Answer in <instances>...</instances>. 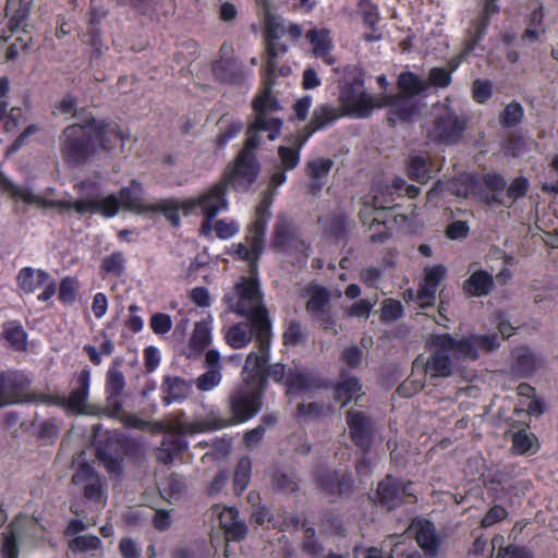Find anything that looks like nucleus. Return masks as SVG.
Returning a JSON list of instances; mask_svg holds the SVG:
<instances>
[{"instance_id": "nucleus-1", "label": "nucleus", "mask_w": 558, "mask_h": 558, "mask_svg": "<svg viewBox=\"0 0 558 558\" xmlns=\"http://www.w3.org/2000/svg\"><path fill=\"white\" fill-rule=\"evenodd\" d=\"M269 356L270 351H252L246 356L241 373L242 381L228 398L230 417L222 418L209 414L205 418L187 423L181 413L168 418L166 432L174 435H193L227 428L253 418L263 407V395L266 390L264 364L268 362Z\"/></svg>"}, {"instance_id": "nucleus-2", "label": "nucleus", "mask_w": 558, "mask_h": 558, "mask_svg": "<svg viewBox=\"0 0 558 558\" xmlns=\"http://www.w3.org/2000/svg\"><path fill=\"white\" fill-rule=\"evenodd\" d=\"M0 186L14 201L23 202L26 205L38 208H60L63 210L74 209L78 214H100L106 218L114 217L120 208L136 213H148L149 205L143 203V189L140 183L132 181L126 187L120 191L119 197L110 194L101 199H77L69 201H49L35 194L27 185H17L13 183L4 173L0 171Z\"/></svg>"}, {"instance_id": "nucleus-3", "label": "nucleus", "mask_w": 558, "mask_h": 558, "mask_svg": "<svg viewBox=\"0 0 558 558\" xmlns=\"http://www.w3.org/2000/svg\"><path fill=\"white\" fill-rule=\"evenodd\" d=\"M253 108L255 119L248 125L245 146L238 155L234 165L226 170L221 179L226 186L231 185L239 191L248 189L257 179L259 165L253 149L260 143L258 134L266 132L268 140L275 141L282 128L281 118L276 116L281 107L269 90H265L254 99Z\"/></svg>"}, {"instance_id": "nucleus-4", "label": "nucleus", "mask_w": 558, "mask_h": 558, "mask_svg": "<svg viewBox=\"0 0 558 558\" xmlns=\"http://www.w3.org/2000/svg\"><path fill=\"white\" fill-rule=\"evenodd\" d=\"M228 311L247 318L256 330L257 351H270L271 328L258 279V267L241 276L223 296Z\"/></svg>"}, {"instance_id": "nucleus-5", "label": "nucleus", "mask_w": 558, "mask_h": 558, "mask_svg": "<svg viewBox=\"0 0 558 558\" xmlns=\"http://www.w3.org/2000/svg\"><path fill=\"white\" fill-rule=\"evenodd\" d=\"M263 8L265 27H266V47L267 61L265 72L270 76L276 68L275 59L286 53L288 45L283 40L289 36L292 40H296L302 36V29L298 24L287 23L281 16L271 12L269 0H255Z\"/></svg>"}, {"instance_id": "nucleus-6", "label": "nucleus", "mask_w": 558, "mask_h": 558, "mask_svg": "<svg viewBox=\"0 0 558 558\" xmlns=\"http://www.w3.org/2000/svg\"><path fill=\"white\" fill-rule=\"evenodd\" d=\"M432 123L426 128V137L437 145L459 142L465 130V120L451 108L449 100L437 104L432 110Z\"/></svg>"}, {"instance_id": "nucleus-7", "label": "nucleus", "mask_w": 558, "mask_h": 558, "mask_svg": "<svg viewBox=\"0 0 558 558\" xmlns=\"http://www.w3.org/2000/svg\"><path fill=\"white\" fill-rule=\"evenodd\" d=\"M60 150L70 163H82L97 151L93 142V126L72 124L65 128L60 136Z\"/></svg>"}, {"instance_id": "nucleus-8", "label": "nucleus", "mask_w": 558, "mask_h": 558, "mask_svg": "<svg viewBox=\"0 0 558 558\" xmlns=\"http://www.w3.org/2000/svg\"><path fill=\"white\" fill-rule=\"evenodd\" d=\"M372 192V205L365 204L364 208L360 211V217L364 225L371 222V229H374V232L371 234L372 241L384 242L391 233L380 219L386 209L392 208L395 194L390 185L379 183L373 187Z\"/></svg>"}, {"instance_id": "nucleus-9", "label": "nucleus", "mask_w": 558, "mask_h": 558, "mask_svg": "<svg viewBox=\"0 0 558 558\" xmlns=\"http://www.w3.org/2000/svg\"><path fill=\"white\" fill-rule=\"evenodd\" d=\"M270 207L271 201L269 198L259 203L256 207L255 220L248 227L246 244L239 243L236 245L235 253L238 256L243 260L250 262V272L253 265L257 266V259L264 251V236L267 223L271 218Z\"/></svg>"}, {"instance_id": "nucleus-10", "label": "nucleus", "mask_w": 558, "mask_h": 558, "mask_svg": "<svg viewBox=\"0 0 558 558\" xmlns=\"http://www.w3.org/2000/svg\"><path fill=\"white\" fill-rule=\"evenodd\" d=\"M339 99L344 114L360 119L369 117L374 109L383 108L385 104L380 96L366 93L361 78L345 84Z\"/></svg>"}, {"instance_id": "nucleus-11", "label": "nucleus", "mask_w": 558, "mask_h": 558, "mask_svg": "<svg viewBox=\"0 0 558 558\" xmlns=\"http://www.w3.org/2000/svg\"><path fill=\"white\" fill-rule=\"evenodd\" d=\"M226 190L227 186L225 183L219 181L197 197L186 198L185 206L192 209V214L199 210L205 217V220L202 223V232L204 234H209L211 232L213 219L221 210H227L229 207Z\"/></svg>"}, {"instance_id": "nucleus-12", "label": "nucleus", "mask_w": 558, "mask_h": 558, "mask_svg": "<svg viewBox=\"0 0 558 558\" xmlns=\"http://www.w3.org/2000/svg\"><path fill=\"white\" fill-rule=\"evenodd\" d=\"M45 529L31 517H17L3 533L2 555L3 558H19V543L29 539L37 542L44 538Z\"/></svg>"}, {"instance_id": "nucleus-13", "label": "nucleus", "mask_w": 558, "mask_h": 558, "mask_svg": "<svg viewBox=\"0 0 558 558\" xmlns=\"http://www.w3.org/2000/svg\"><path fill=\"white\" fill-rule=\"evenodd\" d=\"M76 383L78 387L73 389L68 399L62 397L49 396L43 392H34L29 400L37 403L65 405L73 413L88 414L90 413L87 405L90 384V371L88 368L83 369L78 374Z\"/></svg>"}, {"instance_id": "nucleus-14", "label": "nucleus", "mask_w": 558, "mask_h": 558, "mask_svg": "<svg viewBox=\"0 0 558 558\" xmlns=\"http://www.w3.org/2000/svg\"><path fill=\"white\" fill-rule=\"evenodd\" d=\"M499 7L496 0H484L483 8L476 19H474L466 32L464 48L458 56V63L463 62L466 56L475 49L477 43L486 34L490 16L497 14Z\"/></svg>"}, {"instance_id": "nucleus-15", "label": "nucleus", "mask_w": 558, "mask_h": 558, "mask_svg": "<svg viewBox=\"0 0 558 558\" xmlns=\"http://www.w3.org/2000/svg\"><path fill=\"white\" fill-rule=\"evenodd\" d=\"M330 294L325 288H316L312 291L306 303V311L326 330H335V320L329 306Z\"/></svg>"}, {"instance_id": "nucleus-16", "label": "nucleus", "mask_w": 558, "mask_h": 558, "mask_svg": "<svg viewBox=\"0 0 558 558\" xmlns=\"http://www.w3.org/2000/svg\"><path fill=\"white\" fill-rule=\"evenodd\" d=\"M432 345L449 350L450 355L457 359L476 360L478 357V351L472 335L460 340H456L449 335H437L433 337Z\"/></svg>"}, {"instance_id": "nucleus-17", "label": "nucleus", "mask_w": 558, "mask_h": 558, "mask_svg": "<svg viewBox=\"0 0 558 558\" xmlns=\"http://www.w3.org/2000/svg\"><path fill=\"white\" fill-rule=\"evenodd\" d=\"M204 365L207 371L196 378L195 386L199 391L207 392L218 387L222 380L220 353L215 349L208 350L205 354Z\"/></svg>"}, {"instance_id": "nucleus-18", "label": "nucleus", "mask_w": 558, "mask_h": 558, "mask_svg": "<svg viewBox=\"0 0 558 558\" xmlns=\"http://www.w3.org/2000/svg\"><path fill=\"white\" fill-rule=\"evenodd\" d=\"M447 269L442 265H435L425 269L423 282L417 290L418 306L424 308L434 304L436 293L441 280L445 279Z\"/></svg>"}, {"instance_id": "nucleus-19", "label": "nucleus", "mask_w": 558, "mask_h": 558, "mask_svg": "<svg viewBox=\"0 0 558 558\" xmlns=\"http://www.w3.org/2000/svg\"><path fill=\"white\" fill-rule=\"evenodd\" d=\"M72 482L83 487L84 495L87 499L98 502L101 506L105 505L100 477L90 465H81L74 473Z\"/></svg>"}, {"instance_id": "nucleus-20", "label": "nucleus", "mask_w": 558, "mask_h": 558, "mask_svg": "<svg viewBox=\"0 0 558 558\" xmlns=\"http://www.w3.org/2000/svg\"><path fill=\"white\" fill-rule=\"evenodd\" d=\"M384 99V107L389 108L388 120L391 124L410 120L416 111V104L413 97L396 94L392 96H380Z\"/></svg>"}, {"instance_id": "nucleus-21", "label": "nucleus", "mask_w": 558, "mask_h": 558, "mask_svg": "<svg viewBox=\"0 0 558 558\" xmlns=\"http://www.w3.org/2000/svg\"><path fill=\"white\" fill-rule=\"evenodd\" d=\"M541 364V357L529 348H518L512 352L510 375L517 378L530 377L536 372Z\"/></svg>"}, {"instance_id": "nucleus-22", "label": "nucleus", "mask_w": 558, "mask_h": 558, "mask_svg": "<svg viewBox=\"0 0 558 558\" xmlns=\"http://www.w3.org/2000/svg\"><path fill=\"white\" fill-rule=\"evenodd\" d=\"M409 532L415 536L417 545L428 555H436L439 538L432 522L423 519L414 520Z\"/></svg>"}, {"instance_id": "nucleus-23", "label": "nucleus", "mask_w": 558, "mask_h": 558, "mask_svg": "<svg viewBox=\"0 0 558 558\" xmlns=\"http://www.w3.org/2000/svg\"><path fill=\"white\" fill-rule=\"evenodd\" d=\"M347 424L349 426L350 436L357 446L365 447L368 445L373 428L369 417L363 411L349 410Z\"/></svg>"}, {"instance_id": "nucleus-24", "label": "nucleus", "mask_w": 558, "mask_h": 558, "mask_svg": "<svg viewBox=\"0 0 558 558\" xmlns=\"http://www.w3.org/2000/svg\"><path fill=\"white\" fill-rule=\"evenodd\" d=\"M93 126V142L97 145V149H112L118 143L124 144L125 135L116 123L96 124Z\"/></svg>"}, {"instance_id": "nucleus-25", "label": "nucleus", "mask_w": 558, "mask_h": 558, "mask_svg": "<svg viewBox=\"0 0 558 558\" xmlns=\"http://www.w3.org/2000/svg\"><path fill=\"white\" fill-rule=\"evenodd\" d=\"M342 116H344V113L339 107H335L328 104L319 105L314 109L312 119L304 130V134L308 135L310 138L316 131L333 123Z\"/></svg>"}, {"instance_id": "nucleus-26", "label": "nucleus", "mask_w": 558, "mask_h": 558, "mask_svg": "<svg viewBox=\"0 0 558 558\" xmlns=\"http://www.w3.org/2000/svg\"><path fill=\"white\" fill-rule=\"evenodd\" d=\"M403 495L412 496L407 486L401 487L391 476H387L378 484L377 497L388 510L395 509Z\"/></svg>"}, {"instance_id": "nucleus-27", "label": "nucleus", "mask_w": 558, "mask_h": 558, "mask_svg": "<svg viewBox=\"0 0 558 558\" xmlns=\"http://www.w3.org/2000/svg\"><path fill=\"white\" fill-rule=\"evenodd\" d=\"M318 486L329 495L348 494L351 486V478L330 470H319L316 475Z\"/></svg>"}, {"instance_id": "nucleus-28", "label": "nucleus", "mask_w": 558, "mask_h": 558, "mask_svg": "<svg viewBox=\"0 0 558 558\" xmlns=\"http://www.w3.org/2000/svg\"><path fill=\"white\" fill-rule=\"evenodd\" d=\"M219 524L226 531L227 537L232 541H241L245 537L247 527L239 519V512L232 507H225L218 513Z\"/></svg>"}, {"instance_id": "nucleus-29", "label": "nucleus", "mask_w": 558, "mask_h": 558, "mask_svg": "<svg viewBox=\"0 0 558 558\" xmlns=\"http://www.w3.org/2000/svg\"><path fill=\"white\" fill-rule=\"evenodd\" d=\"M162 401L165 404L181 402L191 393L192 385L184 378L178 376H166L162 380Z\"/></svg>"}, {"instance_id": "nucleus-30", "label": "nucleus", "mask_w": 558, "mask_h": 558, "mask_svg": "<svg viewBox=\"0 0 558 558\" xmlns=\"http://www.w3.org/2000/svg\"><path fill=\"white\" fill-rule=\"evenodd\" d=\"M185 199L168 198L149 205V211L162 214L173 226L180 225V214L187 216L192 209L185 206Z\"/></svg>"}, {"instance_id": "nucleus-31", "label": "nucleus", "mask_w": 558, "mask_h": 558, "mask_svg": "<svg viewBox=\"0 0 558 558\" xmlns=\"http://www.w3.org/2000/svg\"><path fill=\"white\" fill-rule=\"evenodd\" d=\"M449 350L435 348V353L425 362L424 371L432 377H448L452 373Z\"/></svg>"}, {"instance_id": "nucleus-32", "label": "nucleus", "mask_w": 558, "mask_h": 558, "mask_svg": "<svg viewBox=\"0 0 558 558\" xmlns=\"http://www.w3.org/2000/svg\"><path fill=\"white\" fill-rule=\"evenodd\" d=\"M494 278L485 270L474 271L463 284V290L471 296L488 295L494 289Z\"/></svg>"}, {"instance_id": "nucleus-33", "label": "nucleus", "mask_w": 558, "mask_h": 558, "mask_svg": "<svg viewBox=\"0 0 558 558\" xmlns=\"http://www.w3.org/2000/svg\"><path fill=\"white\" fill-rule=\"evenodd\" d=\"M307 40L313 46V52L317 58H322L326 63L332 64L333 58L329 56L332 47L330 33L326 28H313L306 34Z\"/></svg>"}, {"instance_id": "nucleus-34", "label": "nucleus", "mask_w": 558, "mask_h": 558, "mask_svg": "<svg viewBox=\"0 0 558 558\" xmlns=\"http://www.w3.org/2000/svg\"><path fill=\"white\" fill-rule=\"evenodd\" d=\"M308 141V135L299 134L292 144V146H279L278 147V157L280 160L281 168L284 171H289L294 169L300 162V153Z\"/></svg>"}, {"instance_id": "nucleus-35", "label": "nucleus", "mask_w": 558, "mask_h": 558, "mask_svg": "<svg viewBox=\"0 0 558 558\" xmlns=\"http://www.w3.org/2000/svg\"><path fill=\"white\" fill-rule=\"evenodd\" d=\"M49 281V274L41 269L24 267L19 271L17 286L25 293H33Z\"/></svg>"}, {"instance_id": "nucleus-36", "label": "nucleus", "mask_w": 558, "mask_h": 558, "mask_svg": "<svg viewBox=\"0 0 558 558\" xmlns=\"http://www.w3.org/2000/svg\"><path fill=\"white\" fill-rule=\"evenodd\" d=\"M361 384L357 378L342 374L335 388V399L341 407L360 397Z\"/></svg>"}, {"instance_id": "nucleus-37", "label": "nucleus", "mask_w": 558, "mask_h": 558, "mask_svg": "<svg viewBox=\"0 0 558 558\" xmlns=\"http://www.w3.org/2000/svg\"><path fill=\"white\" fill-rule=\"evenodd\" d=\"M254 333L256 335V330L252 322L238 323L228 329L226 341L233 349H242L251 342Z\"/></svg>"}, {"instance_id": "nucleus-38", "label": "nucleus", "mask_w": 558, "mask_h": 558, "mask_svg": "<svg viewBox=\"0 0 558 558\" xmlns=\"http://www.w3.org/2000/svg\"><path fill=\"white\" fill-rule=\"evenodd\" d=\"M359 14L362 16L365 25L372 28L373 33H366V41H376L380 39V34L376 33V24L379 21L377 7L371 0H360L357 3Z\"/></svg>"}, {"instance_id": "nucleus-39", "label": "nucleus", "mask_w": 558, "mask_h": 558, "mask_svg": "<svg viewBox=\"0 0 558 558\" xmlns=\"http://www.w3.org/2000/svg\"><path fill=\"white\" fill-rule=\"evenodd\" d=\"M397 85L400 89L399 94L409 97H414L425 92L428 87V83L413 72L400 73Z\"/></svg>"}, {"instance_id": "nucleus-40", "label": "nucleus", "mask_w": 558, "mask_h": 558, "mask_svg": "<svg viewBox=\"0 0 558 558\" xmlns=\"http://www.w3.org/2000/svg\"><path fill=\"white\" fill-rule=\"evenodd\" d=\"M211 323L213 318L209 317L208 319L195 324L190 339L191 350L201 353L211 343Z\"/></svg>"}, {"instance_id": "nucleus-41", "label": "nucleus", "mask_w": 558, "mask_h": 558, "mask_svg": "<svg viewBox=\"0 0 558 558\" xmlns=\"http://www.w3.org/2000/svg\"><path fill=\"white\" fill-rule=\"evenodd\" d=\"M31 10V0H8L5 12L10 19L9 26L12 32L22 26Z\"/></svg>"}, {"instance_id": "nucleus-42", "label": "nucleus", "mask_w": 558, "mask_h": 558, "mask_svg": "<svg viewBox=\"0 0 558 558\" xmlns=\"http://www.w3.org/2000/svg\"><path fill=\"white\" fill-rule=\"evenodd\" d=\"M26 376L20 373L1 374L0 375V408L16 403V395L11 393L10 389H13L15 384H25Z\"/></svg>"}, {"instance_id": "nucleus-43", "label": "nucleus", "mask_w": 558, "mask_h": 558, "mask_svg": "<svg viewBox=\"0 0 558 558\" xmlns=\"http://www.w3.org/2000/svg\"><path fill=\"white\" fill-rule=\"evenodd\" d=\"M333 161L329 158H315L307 162L306 173L313 181L314 187L319 191L324 185L322 181L330 172Z\"/></svg>"}, {"instance_id": "nucleus-44", "label": "nucleus", "mask_w": 558, "mask_h": 558, "mask_svg": "<svg viewBox=\"0 0 558 558\" xmlns=\"http://www.w3.org/2000/svg\"><path fill=\"white\" fill-rule=\"evenodd\" d=\"M315 386V378L299 369L290 371L287 376V393H300Z\"/></svg>"}, {"instance_id": "nucleus-45", "label": "nucleus", "mask_w": 558, "mask_h": 558, "mask_svg": "<svg viewBox=\"0 0 558 558\" xmlns=\"http://www.w3.org/2000/svg\"><path fill=\"white\" fill-rule=\"evenodd\" d=\"M537 447V438L526 429H521L512 435V449L519 453H534Z\"/></svg>"}, {"instance_id": "nucleus-46", "label": "nucleus", "mask_w": 558, "mask_h": 558, "mask_svg": "<svg viewBox=\"0 0 558 558\" xmlns=\"http://www.w3.org/2000/svg\"><path fill=\"white\" fill-rule=\"evenodd\" d=\"M408 175L421 183L427 182L430 178L427 159L417 155L411 156L408 162Z\"/></svg>"}, {"instance_id": "nucleus-47", "label": "nucleus", "mask_w": 558, "mask_h": 558, "mask_svg": "<svg viewBox=\"0 0 558 558\" xmlns=\"http://www.w3.org/2000/svg\"><path fill=\"white\" fill-rule=\"evenodd\" d=\"M102 542L95 535H80L69 542V548L75 554H88L100 550Z\"/></svg>"}, {"instance_id": "nucleus-48", "label": "nucleus", "mask_w": 558, "mask_h": 558, "mask_svg": "<svg viewBox=\"0 0 558 558\" xmlns=\"http://www.w3.org/2000/svg\"><path fill=\"white\" fill-rule=\"evenodd\" d=\"M215 75L223 82L239 83L242 80V73L238 64L232 60H220L214 66Z\"/></svg>"}, {"instance_id": "nucleus-49", "label": "nucleus", "mask_w": 558, "mask_h": 558, "mask_svg": "<svg viewBox=\"0 0 558 558\" xmlns=\"http://www.w3.org/2000/svg\"><path fill=\"white\" fill-rule=\"evenodd\" d=\"M4 336L7 341L19 351H23L27 347V336L24 328L12 322L5 325Z\"/></svg>"}, {"instance_id": "nucleus-50", "label": "nucleus", "mask_w": 558, "mask_h": 558, "mask_svg": "<svg viewBox=\"0 0 558 558\" xmlns=\"http://www.w3.org/2000/svg\"><path fill=\"white\" fill-rule=\"evenodd\" d=\"M524 116L523 107L517 102H509L499 116V121L505 128H512L518 125Z\"/></svg>"}, {"instance_id": "nucleus-51", "label": "nucleus", "mask_w": 558, "mask_h": 558, "mask_svg": "<svg viewBox=\"0 0 558 558\" xmlns=\"http://www.w3.org/2000/svg\"><path fill=\"white\" fill-rule=\"evenodd\" d=\"M252 471V462L250 458H242L236 465L234 472V487L238 493H242L246 489Z\"/></svg>"}, {"instance_id": "nucleus-52", "label": "nucleus", "mask_w": 558, "mask_h": 558, "mask_svg": "<svg viewBox=\"0 0 558 558\" xmlns=\"http://www.w3.org/2000/svg\"><path fill=\"white\" fill-rule=\"evenodd\" d=\"M125 387V379L120 369L110 367L106 378V392L108 396H120Z\"/></svg>"}, {"instance_id": "nucleus-53", "label": "nucleus", "mask_w": 558, "mask_h": 558, "mask_svg": "<svg viewBox=\"0 0 558 558\" xmlns=\"http://www.w3.org/2000/svg\"><path fill=\"white\" fill-rule=\"evenodd\" d=\"M291 240L289 222L284 217H279L275 226L274 245L277 248L284 250Z\"/></svg>"}, {"instance_id": "nucleus-54", "label": "nucleus", "mask_w": 558, "mask_h": 558, "mask_svg": "<svg viewBox=\"0 0 558 558\" xmlns=\"http://www.w3.org/2000/svg\"><path fill=\"white\" fill-rule=\"evenodd\" d=\"M493 95V84L488 80L477 78L472 85V97L478 104H485Z\"/></svg>"}, {"instance_id": "nucleus-55", "label": "nucleus", "mask_w": 558, "mask_h": 558, "mask_svg": "<svg viewBox=\"0 0 558 558\" xmlns=\"http://www.w3.org/2000/svg\"><path fill=\"white\" fill-rule=\"evenodd\" d=\"M125 258L122 253L114 252L102 260V269L108 274L120 276L124 270Z\"/></svg>"}, {"instance_id": "nucleus-56", "label": "nucleus", "mask_w": 558, "mask_h": 558, "mask_svg": "<svg viewBox=\"0 0 558 558\" xmlns=\"http://www.w3.org/2000/svg\"><path fill=\"white\" fill-rule=\"evenodd\" d=\"M374 305H375V303H373L368 300H365V299H361V300L354 302L349 307H345L344 313L348 317H356V318L366 319L369 316Z\"/></svg>"}, {"instance_id": "nucleus-57", "label": "nucleus", "mask_w": 558, "mask_h": 558, "mask_svg": "<svg viewBox=\"0 0 558 558\" xmlns=\"http://www.w3.org/2000/svg\"><path fill=\"white\" fill-rule=\"evenodd\" d=\"M23 36L17 37L7 49L5 57L8 60L17 58L21 51L28 49L32 46V36L23 31Z\"/></svg>"}, {"instance_id": "nucleus-58", "label": "nucleus", "mask_w": 558, "mask_h": 558, "mask_svg": "<svg viewBox=\"0 0 558 558\" xmlns=\"http://www.w3.org/2000/svg\"><path fill=\"white\" fill-rule=\"evenodd\" d=\"M77 289V281L71 277L64 278L60 283L59 299L65 303L71 304L75 300Z\"/></svg>"}, {"instance_id": "nucleus-59", "label": "nucleus", "mask_w": 558, "mask_h": 558, "mask_svg": "<svg viewBox=\"0 0 558 558\" xmlns=\"http://www.w3.org/2000/svg\"><path fill=\"white\" fill-rule=\"evenodd\" d=\"M149 325L156 335H166L172 328V319L167 314L157 313L151 316Z\"/></svg>"}, {"instance_id": "nucleus-60", "label": "nucleus", "mask_w": 558, "mask_h": 558, "mask_svg": "<svg viewBox=\"0 0 558 558\" xmlns=\"http://www.w3.org/2000/svg\"><path fill=\"white\" fill-rule=\"evenodd\" d=\"M214 229L219 239L227 240L239 232L240 225L234 220H218L216 221Z\"/></svg>"}, {"instance_id": "nucleus-61", "label": "nucleus", "mask_w": 558, "mask_h": 558, "mask_svg": "<svg viewBox=\"0 0 558 558\" xmlns=\"http://www.w3.org/2000/svg\"><path fill=\"white\" fill-rule=\"evenodd\" d=\"M428 85L448 87L451 83V72L444 68H434L429 71Z\"/></svg>"}, {"instance_id": "nucleus-62", "label": "nucleus", "mask_w": 558, "mask_h": 558, "mask_svg": "<svg viewBox=\"0 0 558 558\" xmlns=\"http://www.w3.org/2000/svg\"><path fill=\"white\" fill-rule=\"evenodd\" d=\"M403 314L402 304L399 301L388 299L385 300L381 307V316L386 320H396Z\"/></svg>"}, {"instance_id": "nucleus-63", "label": "nucleus", "mask_w": 558, "mask_h": 558, "mask_svg": "<svg viewBox=\"0 0 558 558\" xmlns=\"http://www.w3.org/2000/svg\"><path fill=\"white\" fill-rule=\"evenodd\" d=\"M184 488L183 477L177 474H172L169 476L165 483H162V492L168 495V497L173 498L179 495Z\"/></svg>"}, {"instance_id": "nucleus-64", "label": "nucleus", "mask_w": 558, "mask_h": 558, "mask_svg": "<svg viewBox=\"0 0 558 558\" xmlns=\"http://www.w3.org/2000/svg\"><path fill=\"white\" fill-rule=\"evenodd\" d=\"M529 189V180L524 177L515 178L507 190V195L510 199L515 201L525 195Z\"/></svg>"}]
</instances>
